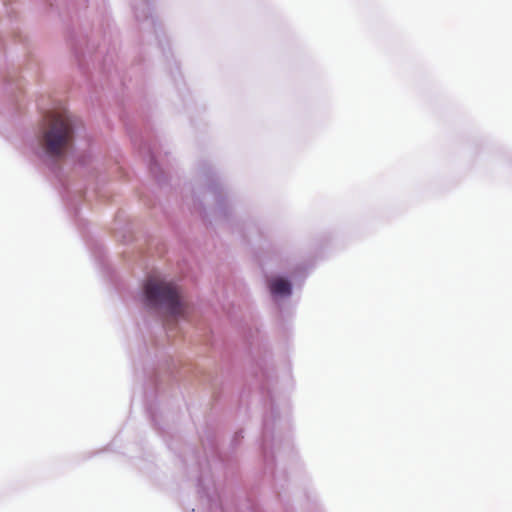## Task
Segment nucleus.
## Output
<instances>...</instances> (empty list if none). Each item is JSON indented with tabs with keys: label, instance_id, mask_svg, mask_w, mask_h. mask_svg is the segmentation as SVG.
Returning a JSON list of instances; mask_svg holds the SVG:
<instances>
[{
	"label": "nucleus",
	"instance_id": "1",
	"mask_svg": "<svg viewBox=\"0 0 512 512\" xmlns=\"http://www.w3.org/2000/svg\"><path fill=\"white\" fill-rule=\"evenodd\" d=\"M74 122L66 110L48 113L44 118L42 144L51 156H60L73 140Z\"/></svg>",
	"mask_w": 512,
	"mask_h": 512
},
{
	"label": "nucleus",
	"instance_id": "2",
	"mask_svg": "<svg viewBox=\"0 0 512 512\" xmlns=\"http://www.w3.org/2000/svg\"><path fill=\"white\" fill-rule=\"evenodd\" d=\"M147 305L163 308L169 315L178 317L186 314V305L181 300L179 288L172 282L150 276L144 284Z\"/></svg>",
	"mask_w": 512,
	"mask_h": 512
},
{
	"label": "nucleus",
	"instance_id": "3",
	"mask_svg": "<svg viewBox=\"0 0 512 512\" xmlns=\"http://www.w3.org/2000/svg\"><path fill=\"white\" fill-rule=\"evenodd\" d=\"M269 288L273 295L288 296L291 294V285L284 278H273L269 281Z\"/></svg>",
	"mask_w": 512,
	"mask_h": 512
}]
</instances>
